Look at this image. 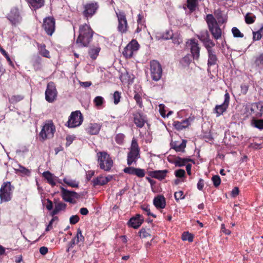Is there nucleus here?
Segmentation results:
<instances>
[{"instance_id":"f257e3e1","label":"nucleus","mask_w":263,"mask_h":263,"mask_svg":"<svg viewBox=\"0 0 263 263\" xmlns=\"http://www.w3.org/2000/svg\"><path fill=\"white\" fill-rule=\"evenodd\" d=\"M93 31L90 27L85 24L79 27V35L76 44L80 47H87L92 41Z\"/></svg>"},{"instance_id":"f03ea898","label":"nucleus","mask_w":263,"mask_h":263,"mask_svg":"<svg viewBox=\"0 0 263 263\" xmlns=\"http://www.w3.org/2000/svg\"><path fill=\"white\" fill-rule=\"evenodd\" d=\"M97 155L100 168L105 171H109L113 165V161L110 156L105 152H99Z\"/></svg>"},{"instance_id":"7ed1b4c3","label":"nucleus","mask_w":263,"mask_h":263,"mask_svg":"<svg viewBox=\"0 0 263 263\" xmlns=\"http://www.w3.org/2000/svg\"><path fill=\"white\" fill-rule=\"evenodd\" d=\"M206 21L208 25L210 31L213 37L218 40L221 37V30L217 23L216 19L211 14H209L206 16Z\"/></svg>"},{"instance_id":"20e7f679","label":"nucleus","mask_w":263,"mask_h":263,"mask_svg":"<svg viewBox=\"0 0 263 263\" xmlns=\"http://www.w3.org/2000/svg\"><path fill=\"white\" fill-rule=\"evenodd\" d=\"M14 186L9 181L3 183L0 189V203L10 201L12 199Z\"/></svg>"},{"instance_id":"39448f33","label":"nucleus","mask_w":263,"mask_h":263,"mask_svg":"<svg viewBox=\"0 0 263 263\" xmlns=\"http://www.w3.org/2000/svg\"><path fill=\"white\" fill-rule=\"evenodd\" d=\"M139 157L140 154L139 146L136 139H133L132 141L130 151L127 154V164L129 166L131 165L133 162H136Z\"/></svg>"},{"instance_id":"423d86ee","label":"nucleus","mask_w":263,"mask_h":263,"mask_svg":"<svg viewBox=\"0 0 263 263\" xmlns=\"http://www.w3.org/2000/svg\"><path fill=\"white\" fill-rule=\"evenodd\" d=\"M55 127L51 120L47 121L43 126L40 133V137L44 140L53 137Z\"/></svg>"},{"instance_id":"0eeeda50","label":"nucleus","mask_w":263,"mask_h":263,"mask_svg":"<svg viewBox=\"0 0 263 263\" xmlns=\"http://www.w3.org/2000/svg\"><path fill=\"white\" fill-rule=\"evenodd\" d=\"M83 122V116L81 112L77 110L72 112L68 122L67 126L70 128H73L80 125Z\"/></svg>"},{"instance_id":"6e6552de","label":"nucleus","mask_w":263,"mask_h":263,"mask_svg":"<svg viewBox=\"0 0 263 263\" xmlns=\"http://www.w3.org/2000/svg\"><path fill=\"white\" fill-rule=\"evenodd\" d=\"M21 12V9L17 7H14L11 8L10 12L7 14V17L12 25H16L21 22L22 17Z\"/></svg>"},{"instance_id":"1a4fd4ad","label":"nucleus","mask_w":263,"mask_h":263,"mask_svg":"<svg viewBox=\"0 0 263 263\" xmlns=\"http://www.w3.org/2000/svg\"><path fill=\"white\" fill-rule=\"evenodd\" d=\"M58 92L53 82L48 83L45 91V99L49 103L53 102L57 99Z\"/></svg>"},{"instance_id":"9d476101","label":"nucleus","mask_w":263,"mask_h":263,"mask_svg":"<svg viewBox=\"0 0 263 263\" xmlns=\"http://www.w3.org/2000/svg\"><path fill=\"white\" fill-rule=\"evenodd\" d=\"M139 48V45L135 40H132L124 48L122 53L126 58H130Z\"/></svg>"},{"instance_id":"9b49d317","label":"nucleus","mask_w":263,"mask_h":263,"mask_svg":"<svg viewBox=\"0 0 263 263\" xmlns=\"http://www.w3.org/2000/svg\"><path fill=\"white\" fill-rule=\"evenodd\" d=\"M116 69L120 73L119 78L123 83H128L129 84L133 82L134 76L129 73L125 67H118Z\"/></svg>"},{"instance_id":"f8f14e48","label":"nucleus","mask_w":263,"mask_h":263,"mask_svg":"<svg viewBox=\"0 0 263 263\" xmlns=\"http://www.w3.org/2000/svg\"><path fill=\"white\" fill-rule=\"evenodd\" d=\"M118 21V31L121 33H125L127 31V22L126 18V15L124 12L119 11L116 12Z\"/></svg>"},{"instance_id":"ddd939ff","label":"nucleus","mask_w":263,"mask_h":263,"mask_svg":"<svg viewBox=\"0 0 263 263\" xmlns=\"http://www.w3.org/2000/svg\"><path fill=\"white\" fill-rule=\"evenodd\" d=\"M43 27L49 35H52L55 30V20L53 17H47L44 18Z\"/></svg>"},{"instance_id":"4468645a","label":"nucleus","mask_w":263,"mask_h":263,"mask_svg":"<svg viewBox=\"0 0 263 263\" xmlns=\"http://www.w3.org/2000/svg\"><path fill=\"white\" fill-rule=\"evenodd\" d=\"M98 8L99 5L97 2L87 3L84 5V10L83 14L86 18H88L95 14Z\"/></svg>"},{"instance_id":"2eb2a0df","label":"nucleus","mask_w":263,"mask_h":263,"mask_svg":"<svg viewBox=\"0 0 263 263\" xmlns=\"http://www.w3.org/2000/svg\"><path fill=\"white\" fill-rule=\"evenodd\" d=\"M61 189L62 197L63 200L66 202L74 203L73 199L80 198V195L76 192L68 191L62 187Z\"/></svg>"},{"instance_id":"dca6fc26","label":"nucleus","mask_w":263,"mask_h":263,"mask_svg":"<svg viewBox=\"0 0 263 263\" xmlns=\"http://www.w3.org/2000/svg\"><path fill=\"white\" fill-rule=\"evenodd\" d=\"M187 46L190 48L191 55L195 59L199 57L200 47L198 42L195 39H191L186 43Z\"/></svg>"},{"instance_id":"f3484780","label":"nucleus","mask_w":263,"mask_h":263,"mask_svg":"<svg viewBox=\"0 0 263 263\" xmlns=\"http://www.w3.org/2000/svg\"><path fill=\"white\" fill-rule=\"evenodd\" d=\"M250 114L254 118L261 117L263 114V105L260 103H254L251 104Z\"/></svg>"},{"instance_id":"a211bd4d","label":"nucleus","mask_w":263,"mask_h":263,"mask_svg":"<svg viewBox=\"0 0 263 263\" xmlns=\"http://www.w3.org/2000/svg\"><path fill=\"white\" fill-rule=\"evenodd\" d=\"M133 117L134 123L139 128H142L147 122L146 116L140 111L135 112Z\"/></svg>"},{"instance_id":"6ab92c4d","label":"nucleus","mask_w":263,"mask_h":263,"mask_svg":"<svg viewBox=\"0 0 263 263\" xmlns=\"http://www.w3.org/2000/svg\"><path fill=\"white\" fill-rule=\"evenodd\" d=\"M230 102V96L228 92L224 95V101L223 103L219 105H216L215 107V112L217 114V117L222 115L228 108Z\"/></svg>"},{"instance_id":"aec40b11","label":"nucleus","mask_w":263,"mask_h":263,"mask_svg":"<svg viewBox=\"0 0 263 263\" xmlns=\"http://www.w3.org/2000/svg\"><path fill=\"white\" fill-rule=\"evenodd\" d=\"M144 220L142 215L136 214L135 216L130 218L127 222L129 227L138 229L143 223Z\"/></svg>"},{"instance_id":"412c9836","label":"nucleus","mask_w":263,"mask_h":263,"mask_svg":"<svg viewBox=\"0 0 263 263\" xmlns=\"http://www.w3.org/2000/svg\"><path fill=\"white\" fill-rule=\"evenodd\" d=\"M101 125L96 123H90L86 128L88 134L91 135H97L101 129Z\"/></svg>"},{"instance_id":"4be33fe9","label":"nucleus","mask_w":263,"mask_h":263,"mask_svg":"<svg viewBox=\"0 0 263 263\" xmlns=\"http://www.w3.org/2000/svg\"><path fill=\"white\" fill-rule=\"evenodd\" d=\"M151 76L153 80L158 81L162 76V67H151Z\"/></svg>"},{"instance_id":"5701e85b","label":"nucleus","mask_w":263,"mask_h":263,"mask_svg":"<svg viewBox=\"0 0 263 263\" xmlns=\"http://www.w3.org/2000/svg\"><path fill=\"white\" fill-rule=\"evenodd\" d=\"M153 203L157 209H164L166 205L165 199L162 195H158L155 197Z\"/></svg>"},{"instance_id":"b1692460","label":"nucleus","mask_w":263,"mask_h":263,"mask_svg":"<svg viewBox=\"0 0 263 263\" xmlns=\"http://www.w3.org/2000/svg\"><path fill=\"white\" fill-rule=\"evenodd\" d=\"M168 172L167 170H159L155 171H150L148 172L149 175L152 178H156L159 180L163 179L166 176Z\"/></svg>"},{"instance_id":"393cba45","label":"nucleus","mask_w":263,"mask_h":263,"mask_svg":"<svg viewBox=\"0 0 263 263\" xmlns=\"http://www.w3.org/2000/svg\"><path fill=\"white\" fill-rule=\"evenodd\" d=\"M100 50L101 48L99 45H97L96 46H91L88 50V54L90 58L92 60L96 59V58L99 55Z\"/></svg>"},{"instance_id":"a878e982","label":"nucleus","mask_w":263,"mask_h":263,"mask_svg":"<svg viewBox=\"0 0 263 263\" xmlns=\"http://www.w3.org/2000/svg\"><path fill=\"white\" fill-rule=\"evenodd\" d=\"M189 125V122L187 119L184 120L181 122L176 121L173 123V126L178 130H181L183 128L187 127Z\"/></svg>"},{"instance_id":"bb28decb","label":"nucleus","mask_w":263,"mask_h":263,"mask_svg":"<svg viewBox=\"0 0 263 263\" xmlns=\"http://www.w3.org/2000/svg\"><path fill=\"white\" fill-rule=\"evenodd\" d=\"M193 160L190 158H182L181 157H177L174 163L176 166L182 167L185 165L189 162L192 161Z\"/></svg>"},{"instance_id":"cd10ccee","label":"nucleus","mask_w":263,"mask_h":263,"mask_svg":"<svg viewBox=\"0 0 263 263\" xmlns=\"http://www.w3.org/2000/svg\"><path fill=\"white\" fill-rule=\"evenodd\" d=\"M28 2L34 10L41 8L44 4V0H28Z\"/></svg>"},{"instance_id":"c85d7f7f","label":"nucleus","mask_w":263,"mask_h":263,"mask_svg":"<svg viewBox=\"0 0 263 263\" xmlns=\"http://www.w3.org/2000/svg\"><path fill=\"white\" fill-rule=\"evenodd\" d=\"M186 146V143L183 141L181 143L174 142L171 143V147L176 152H183Z\"/></svg>"},{"instance_id":"c756f323","label":"nucleus","mask_w":263,"mask_h":263,"mask_svg":"<svg viewBox=\"0 0 263 263\" xmlns=\"http://www.w3.org/2000/svg\"><path fill=\"white\" fill-rule=\"evenodd\" d=\"M195 58H194L191 55L187 54L181 60H180V64L182 66H188L190 64H195L194 62L193 61V60Z\"/></svg>"},{"instance_id":"7c9ffc66","label":"nucleus","mask_w":263,"mask_h":263,"mask_svg":"<svg viewBox=\"0 0 263 263\" xmlns=\"http://www.w3.org/2000/svg\"><path fill=\"white\" fill-rule=\"evenodd\" d=\"M43 176L47 180L48 182L52 186H54L55 185L54 177L49 171L44 172L43 173Z\"/></svg>"},{"instance_id":"2f4dec72","label":"nucleus","mask_w":263,"mask_h":263,"mask_svg":"<svg viewBox=\"0 0 263 263\" xmlns=\"http://www.w3.org/2000/svg\"><path fill=\"white\" fill-rule=\"evenodd\" d=\"M252 125L260 129H263V119H257L254 118L252 120Z\"/></svg>"},{"instance_id":"473e14b6","label":"nucleus","mask_w":263,"mask_h":263,"mask_svg":"<svg viewBox=\"0 0 263 263\" xmlns=\"http://www.w3.org/2000/svg\"><path fill=\"white\" fill-rule=\"evenodd\" d=\"M92 182L93 183V185L94 186H96L97 185H103L106 184L104 177L102 176H100L93 179Z\"/></svg>"},{"instance_id":"72a5a7b5","label":"nucleus","mask_w":263,"mask_h":263,"mask_svg":"<svg viewBox=\"0 0 263 263\" xmlns=\"http://www.w3.org/2000/svg\"><path fill=\"white\" fill-rule=\"evenodd\" d=\"M209 53L208 65H215L217 60V57L214 51H210Z\"/></svg>"},{"instance_id":"f704fd0d","label":"nucleus","mask_w":263,"mask_h":263,"mask_svg":"<svg viewBox=\"0 0 263 263\" xmlns=\"http://www.w3.org/2000/svg\"><path fill=\"white\" fill-rule=\"evenodd\" d=\"M198 6V0H187V7L191 12L195 10Z\"/></svg>"},{"instance_id":"c9c22d12","label":"nucleus","mask_w":263,"mask_h":263,"mask_svg":"<svg viewBox=\"0 0 263 263\" xmlns=\"http://www.w3.org/2000/svg\"><path fill=\"white\" fill-rule=\"evenodd\" d=\"M24 98V96L21 95H16L11 96L9 98V102L11 104H16L22 101Z\"/></svg>"},{"instance_id":"e433bc0d","label":"nucleus","mask_w":263,"mask_h":263,"mask_svg":"<svg viewBox=\"0 0 263 263\" xmlns=\"http://www.w3.org/2000/svg\"><path fill=\"white\" fill-rule=\"evenodd\" d=\"M198 39L202 42L210 37V35L206 30L201 31L198 35H197Z\"/></svg>"},{"instance_id":"4c0bfd02","label":"nucleus","mask_w":263,"mask_h":263,"mask_svg":"<svg viewBox=\"0 0 263 263\" xmlns=\"http://www.w3.org/2000/svg\"><path fill=\"white\" fill-rule=\"evenodd\" d=\"M18 168H16V171L17 172L21 173L23 175H26L28 176H30L31 172L29 170L20 164L18 165Z\"/></svg>"},{"instance_id":"58836bf2","label":"nucleus","mask_w":263,"mask_h":263,"mask_svg":"<svg viewBox=\"0 0 263 263\" xmlns=\"http://www.w3.org/2000/svg\"><path fill=\"white\" fill-rule=\"evenodd\" d=\"M45 44H42L39 46L40 52L42 55L46 58H50L49 51L46 49Z\"/></svg>"},{"instance_id":"ea45409f","label":"nucleus","mask_w":263,"mask_h":263,"mask_svg":"<svg viewBox=\"0 0 263 263\" xmlns=\"http://www.w3.org/2000/svg\"><path fill=\"white\" fill-rule=\"evenodd\" d=\"M64 182L67 185L72 187H77L79 186V182L70 179L64 178L63 179Z\"/></svg>"},{"instance_id":"a19ab883","label":"nucleus","mask_w":263,"mask_h":263,"mask_svg":"<svg viewBox=\"0 0 263 263\" xmlns=\"http://www.w3.org/2000/svg\"><path fill=\"white\" fill-rule=\"evenodd\" d=\"M255 15L250 13H248L245 15V22L248 24H251L253 23L255 21Z\"/></svg>"},{"instance_id":"79ce46f5","label":"nucleus","mask_w":263,"mask_h":263,"mask_svg":"<svg viewBox=\"0 0 263 263\" xmlns=\"http://www.w3.org/2000/svg\"><path fill=\"white\" fill-rule=\"evenodd\" d=\"M93 102H94L96 106L98 108H100V107L102 106V105L104 102V100L102 97L97 96L94 99Z\"/></svg>"},{"instance_id":"37998d69","label":"nucleus","mask_w":263,"mask_h":263,"mask_svg":"<svg viewBox=\"0 0 263 263\" xmlns=\"http://www.w3.org/2000/svg\"><path fill=\"white\" fill-rule=\"evenodd\" d=\"M74 238H76L77 243H78L79 242H83L84 241L85 238L84 236L82 235V231L80 228H79L77 230V235Z\"/></svg>"},{"instance_id":"c03bdc74","label":"nucleus","mask_w":263,"mask_h":263,"mask_svg":"<svg viewBox=\"0 0 263 263\" xmlns=\"http://www.w3.org/2000/svg\"><path fill=\"white\" fill-rule=\"evenodd\" d=\"M203 42L208 52L210 51H213L212 48L215 46V44L212 40L210 39V37L208 39V40H206Z\"/></svg>"},{"instance_id":"a18cd8bd","label":"nucleus","mask_w":263,"mask_h":263,"mask_svg":"<svg viewBox=\"0 0 263 263\" xmlns=\"http://www.w3.org/2000/svg\"><path fill=\"white\" fill-rule=\"evenodd\" d=\"M193 238V235L188 232H184L182 235V239L183 240H188L189 242H192Z\"/></svg>"},{"instance_id":"49530a36","label":"nucleus","mask_w":263,"mask_h":263,"mask_svg":"<svg viewBox=\"0 0 263 263\" xmlns=\"http://www.w3.org/2000/svg\"><path fill=\"white\" fill-rule=\"evenodd\" d=\"M141 209L146 213L148 216H152V217L156 218V215L151 212L149 206L147 205H142L141 206Z\"/></svg>"},{"instance_id":"de8ad7c7","label":"nucleus","mask_w":263,"mask_h":263,"mask_svg":"<svg viewBox=\"0 0 263 263\" xmlns=\"http://www.w3.org/2000/svg\"><path fill=\"white\" fill-rule=\"evenodd\" d=\"M212 181L215 187H218L221 183V179L218 175H214L212 177Z\"/></svg>"},{"instance_id":"09e8293b","label":"nucleus","mask_w":263,"mask_h":263,"mask_svg":"<svg viewBox=\"0 0 263 263\" xmlns=\"http://www.w3.org/2000/svg\"><path fill=\"white\" fill-rule=\"evenodd\" d=\"M66 204L62 202H55V208L60 212L66 209Z\"/></svg>"},{"instance_id":"8fccbe9b","label":"nucleus","mask_w":263,"mask_h":263,"mask_svg":"<svg viewBox=\"0 0 263 263\" xmlns=\"http://www.w3.org/2000/svg\"><path fill=\"white\" fill-rule=\"evenodd\" d=\"M125 138V136L123 134H118L115 137L116 142L119 144H122Z\"/></svg>"},{"instance_id":"3c124183","label":"nucleus","mask_w":263,"mask_h":263,"mask_svg":"<svg viewBox=\"0 0 263 263\" xmlns=\"http://www.w3.org/2000/svg\"><path fill=\"white\" fill-rule=\"evenodd\" d=\"M232 32L235 37H242L243 36V34L236 27H233L232 29Z\"/></svg>"},{"instance_id":"603ef678","label":"nucleus","mask_w":263,"mask_h":263,"mask_svg":"<svg viewBox=\"0 0 263 263\" xmlns=\"http://www.w3.org/2000/svg\"><path fill=\"white\" fill-rule=\"evenodd\" d=\"M173 32L171 30H166L162 35V38L164 40H169L173 37Z\"/></svg>"},{"instance_id":"864d4df0","label":"nucleus","mask_w":263,"mask_h":263,"mask_svg":"<svg viewBox=\"0 0 263 263\" xmlns=\"http://www.w3.org/2000/svg\"><path fill=\"white\" fill-rule=\"evenodd\" d=\"M134 98L136 101L137 105H138L140 108H142L143 107V105L141 96L139 93H136L134 95Z\"/></svg>"},{"instance_id":"5fc2aeb1","label":"nucleus","mask_w":263,"mask_h":263,"mask_svg":"<svg viewBox=\"0 0 263 263\" xmlns=\"http://www.w3.org/2000/svg\"><path fill=\"white\" fill-rule=\"evenodd\" d=\"M114 103L117 104L119 103L121 99V93L118 91H116L113 95Z\"/></svg>"},{"instance_id":"6e6d98bb","label":"nucleus","mask_w":263,"mask_h":263,"mask_svg":"<svg viewBox=\"0 0 263 263\" xmlns=\"http://www.w3.org/2000/svg\"><path fill=\"white\" fill-rule=\"evenodd\" d=\"M135 175L138 177L142 178L145 176V171L143 169L136 168Z\"/></svg>"},{"instance_id":"4d7b16f0","label":"nucleus","mask_w":263,"mask_h":263,"mask_svg":"<svg viewBox=\"0 0 263 263\" xmlns=\"http://www.w3.org/2000/svg\"><path fill=\"white\" fill-rule=\"evenodd\" d=\"M139 236L141 238H146L149 236L151 235L148 231L146 230L145 229H141L139 232Z\"/></svg>"},{"instance_id":"13d9d810","label":"nucleus","mask_w":263,"mask_h":263,"mask_svg":"<svg viewBox=\"0 0 263 263\" xmlns=\"http://www.w3.org/2000/svg\"><path fill=\"white\" fill-rule=\"evenodd\" d=\"M79 217L77 215H72L70 217L69 222L71 224H75L79 222Z\"/></svg>"},{"instance_id":"bf43d9fd","label":"nucleus","mask_w":263,"mask_h":263,"mask_svg":"<svg viewBox=\"0 0 263 263\" xmlns=\"http://www.w3.org/2000/svg\"><path fill=\"white\" fill-rule=\"evenodd\" d=\"M262 30V28H261L259 30L256 32H253V40L255 41L259 40L262 36L261 32Z\"/></svg>"},{"instance_id":"052dcab7","label":"nucleus","mask_w":263,"mask_h":263,"mask_svg":"<svg viewBox=\"0 0 263 263\" xmlns=\"http://www.w3.org/2000/svg\"><path fill=\"white\" fill-rule=\"evenodd\" d=\"M174 197L176 201H178L179 199H182L184 198L183 196V192L181 191L176 192L174 194Z\"/></svg>"},{"instance_id":"680f3d73","label":"nucleus","mask_w":263,"mask_h":263,"mask_svg":"<svg viewBox=\"0 0 263 263\" xmlns=\"http://www.w3.org/2000/svg\"><path fill=\"white\" fill-rule=\"evenodd\" d=\"M0 51L1 53L6 57L8 61L9 62V64L11 66H13V64L12 63V61L11 60L7 52L2 48H0Z\"/></svg>"},{"instance_id":"e2e57ef3","label":"nucleus","mask_w":263,"mask_h":263,"mask_svg":"<svg viewBox=\"0 0 263 263\" xmlns=\"http://www.w3.org/2000/svg\"><path fill=\"white\" fill-rule=\"evenodd\" d=\"M185 171L182 169H179L178 170H176L175 172V174L176 177H178V178H181V177H184V176L185 175Z\"/></svg>"},{"instance_id":"0e129e2a","label":"nucleus","mask_w":263,"mask_h":263,"mask_svg":"<svg viewBox=\"0 0 263 263\" xmlns=\"http://www.w3.org/2000/svg\"><path fill=\"white\" fill-rule=\"evenodd\" d=\"M136 168L133 167H125L123 171L125 173L129 174V175H135V171Z\"/></svg>"},{"instance_id":"69168bd1","label":"nucleus","mask_w":263,"mask_h":263,"mask_svg":"<svg viewBox=\"0 0 263 263\" xmlns=\"http://www.w3.org/2000/svg\"><path fill=\"white\" fill-rule=\"evenodd\" d=\"M58 217H53L52 218V219L50 220V221L49 222L48 225L47 226L46 228V230L45 231L46 232L49 231L50 230H51V229H52V223L53 222V221L55 220H58Z\"/></svg>"},{"instance_id":"338daca9","label":"nucleus","mask_w":263,"mask_h":263,"mask_svg":"<svg viewBox=\"0 0 263 263\" xmlns=\"http://www.w3.org/2000/svg\"><path fill=\"white\" fill-rule=\"evenodd\" d=\"M197 186L199 190L202 191L204 187V180L202 179H200L197 183Z\"/></svg>"},{"instance_id":"774afa93","label":"nucleus","mask_w":263,"mask_h":263,"mask_svg":"<svg viewBox=\"0 0 263 263\" xmlns=\"http://www.w3.org/2000/svg\"><path fill=\"white\" fill-rule=\"evenodd\" d=\"M255 63L257 65H263V54H260L256 60Z\"/></svg>"}]
</instances>
